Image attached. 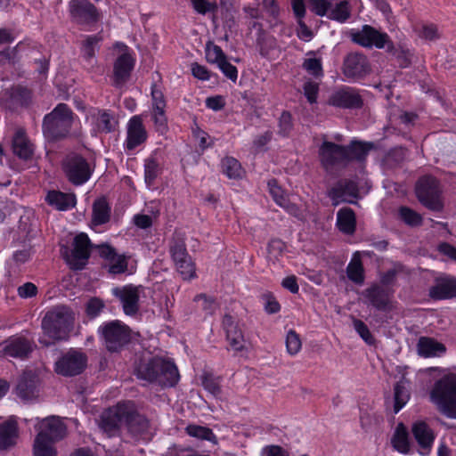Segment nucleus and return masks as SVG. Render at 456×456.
Instances as JSON below:
<instances>
[{"label": "nucleus", "instance_id": "nucleus-37", "mask_svg": "<svg viewBox=\"0 0 456 456\" xmlns=\"http://www.w3.org/2000/svg\"><path fill=\"white\" fill-rule=\"evenodd\" d=\"M162 364V358L160 357H153L148 362L141 363L136 370L138 379L156 383L158 369L161 368Z\"/></svg>", "mask_w": 456, "mask_h": 456}, {"label": "nucleus", "instance_id": "nucleus-6", "mask_svg": "<svg viewBox=\"0 0 456 456\" xmlns=\"http://www.w3.org/2000/svg\"><path fill=\"white\" fill-rule=\"evenodd\" d=\"M415 190L419 200L424 206L433 210L442 208L441 189L436 178L429 175L421 177L418 181Z\"/></svg>", "mask_w": 456, "mask_h": 456}, {"label": "nucleus", "instance_id": "nucleus-52", "mask_svg": "<svg viewBox=\"0 0 456 456\" xmlns=\"http://www.w3.org/2000/svg\"><path fill=\"white\" fill-rule=\"evenodd\" d=\"M399 215L402 220L409 225L416 226L421 224L422 218L420 215L409 208H401L399 210Z\"/></svg>", "mask_w": 456, "mask_h": 456}, {"label": "nucleus", "instance_id": "nucleus-26", "mask_svg": "<svg viewBox=\"0 0 456 456\" xmlns=\"http://www.w3.org/2000/svg\"><path fill=\"white\" fill-rule=\"evenodd\" d=\"M429 296L438 300L456 297V278L446 275L436 278L429 289Z\"/></svg>", "mask_w": 456, "mask_h": 456}, {"label": "nucleus", "instance_id": "nucleus-64", "mask_svg": "<svg viewBox=\"0 0 456 456\" xmlns=\"http://www.w3.org/2000/svg\"><path fill=\"white\" fill-rule=\"evenodd\" d=\"M195 300L201 301V306L208 314H212L217 308V303L212 298H208L205 295L197 296Z\"/></svg>", "mask_w": 456, "mask_h": 456}, {"label": "nucleus", "instance_id": "nucleus-5", "mask_svg": "<svg viewBox=\"0 0 456 456\" xmlns=\"http://www.w3.org/2000/svg\"><path fill=\"white\" fill-rule=\"evenodd\" d=\"M62 167L69 181L75 185H81L87 182L93 172L87 160L76 153L69 154L64 159Z\"/></svg>", "mask_w": 456, "mask_h": 456}, {"label": "nucleus", "instance_id": "nucleus-28", "mask_svg": "<svg viewBox=\"0 0 456 456\" xmlns=\"http://www.w3.org/2000/svg\"><path fill=\"white\" fill-rule=\"evenodd\" d=\"M369 71L366 57L359 53L349 54L344 62V74L347 77H361Z\"/></svg>", "mask_w": 456, "mask_h": 456}, {"label": "nucleus", "instance_id": "nucleus-43", "mask_svg": "<svg viewBox=\"0 0 456 456\" xmlns=\"http://www.w3.org/2000/svg\"><path fill=\"white\" fill-rule=\"evenodd\" d=\"M410 394L408 381L402 378L395 386V412L397 413L408 402Z\"/></svg>", "mask_w": 456, "mask_h": 456}, {"label": "nucleus", "instance_id": "nucleus-63", "mask_svg": "<svg viewBox=\"0 0 456 456\" xmlns=\"http://www.w3.org/2000/svg\"><path fill=\"white\" fill-rule=\"evenodd\" d=\"M37 293V286L32 282H26L18 288V295L22 298L35 297Z\"/></svg>", "mask_w": 456, "mask_h": 456}, {"label": "nucleus", "instance_id": "nucleus-48", "mask_svg": "<svg viewBox=\"0 0 456 456\" xmlns=\"http://www.w3.org/2000/svg\"><path fill=\"white\" fill-rule=\"evenodd\" d=\"M186 433L192 437L210 442H216V437L213 431L207 428L198 425H189L186 428Z\"/></svg>", "mask_w": 456, "mask_h": 456}, {"label": "nucleus", "instance_id": "nucleus-17", "mask_svg": "<svg viewBox=\"0 0 456 456\" xmlns=\"http://www.w3.org/2000/svg\"><path fill=\"white\" fill-rule=\"evenodd\" d=\"M116 46L121 48L123 51L115 61L113 67L114 84L119 86L128 80L134 65V59L129 53L126 45L117 43Z\"/></svg>", "mask_w": 456, "mask_h": 456}, {"label": "nucleus", "instance_id": "nucleus-55", "mask_svg": "<svg viewBox=\"0 0 456 456\" xmlns=\"http://www.w3.org/2000/svg\"><path fill=\"white\" fill-rule=\"evenodd\" d=\"M303 68L311 75L319 77H322L323 71L322 67V61L317 58H308L305 60Z\"/></svg>", "mask_w": 456, "mask_h": 456}, {"label": "nucleus", "instance_id": "nucleus-36", "mask_svg": "<svg viewBox=\"0 0 456 456\" xmlns=\"http://www.w3.org/2000/svg\"><path fill=\"white\" fill-rule=\"evenodd\" d=\"M417 348L419 354L423 357H440L446 352L444 344L427 337H421L419 339Z\"/></svg>", "mask_w": 456, "mask_h": 456}, {"label": "nucleus", "instance_id": "nucleus-10", "mask_svg": "<svg viewBox=\"0 0 456 456\" xmlns=\"http://www.w3.org/2000/svg\"><path fill=\"white\" fill-rule=\"evenodd\" d=\"M169 252L176 271L183 280H191L196 277L195 264L188 254L183 240L174 241L170 246Z\"/></svg>", "mask_w": 456, "mask_h": 456}, {"label": "nucleus", "instance_id": "nucleus-42", "mask_svg": "<svg viewBox=\"0 0 456 456\" xmlns=\"http://www.w3.org/2000/svg\"><path fill=\"white\" fill-rule=\"evenodd\" d=\"M269 192L272 195L274 201L287 209L289 213L294 214L296 210V207L289 202V200L282 191V189L278 185L275 180H271L268 182Z\"/></svg>", "mask_w": 456, "mask_h": 456}, {"label": "nucleus", "instance_id": "nucleus-8", "mask_svg": "<svg viewBox=\"0 0 456 456\" xmlns=\"http://www.w3.org/2000/svg\"><path fill=\"white\" fill-rule=\"evenodd\" d=\"M351 39L354 43L367 48L382 49L386 45L392 46L389 36L370 25H363L361 29L351 31Z\"/></svg>", "mask_w": 456, "mask_h": 456}, {"label": "nucleus", "instance_id": "nucleus-46", "mask_svg": "<svg viewBox=\"0 0 456 456\" xmlns=\"http://www.w3.org/2000/svg\"><path fill=\"white\" fill-rule=\"evenodd\" d=\"M161 173L159 163L153 158L145 159L144 180L148 187L154 184L155 180Z\"/></svg>", "mask_w": 456, "mask_h": 456}, {"label": "nucleus", "instance_id": "nucleus-47", "mask_svg": "<svg viewBox=\"0 0 456 456\" xmlns=\"http://www.w3.org/2000/svg\"><path fill=\"white\" fill-rule=\"evenodd\" d=\"M222 168L229 178H240L242 175L240 162L232 157H226L222 160Z\"/></svg>", "mask_w": 456, "mask_h": 456}, {"label": "nucleus", "instance_id": "nucleus-2", "mask_svg": "<svg viewBox=\"0 0 456 456\" xmlns=\"http://www.w3.org/2000/svg\"><path fill=\"white\" fill-rule=\"evenodd\" d=\"M430 401L445 416L456 418V374L444 375L437 380L430 393Z\"/></svg>", "mask_w": 456, "mask_h": 456}, {"label": "nucleus", "instance_id": "nucleus-7", "mask_svg": "<svg viewBox=\"0 0 456 456\" xmlns=\"http://www.w3.org/2000/svg\"><path fill=\"white\" fill-rule=\"evenodd\" d=\"M86 363L87 357L83 352L70 349L55 362L54 370L59 375L73 377L82 373Z\"/></svg>", "mask_w": 456, "mask_h": 456}, {"label": "nucleus", "instance_id": "nucleus-39", "mask_svg": "<svg viewBox=\"0 0 456 456\" xmlns=\"http://www.w3.org/2000/svg\"><path fill=\"white\" fill-rule=\"evenodd\" d=\"M346 275L348 279L357 285H362L364 282V268L360 257L359 252H355L346 266Z\"/></svg>", "mask_w": 456, "mask_h": 456}, {"label": "nucleus", "instance_id": "nucleus-4", "mask_svg": "<svg viewBox=\"0 0 456 456\" xmlns=\"http://www.w3.org/2000/svg\"><path fill=\"white\" fill-rule=\"evenodd\" d=\"M99 332L106 348L110 352H118L125 346L131 338L130 329L120 321H112L99 327Z\"/></svg>", "mask_w": 456, "mask_h": 456}, {"label": "nucleus", "instance_id": "nucleus-31", "mask_svg": "<svg viewBox=\"0 0 456 456\" xmlns=\"http://www.w3.org/2000/svg\"><path fill=\"white\" fill-rule=\"evenodd\" d=\"M370 304L378 310L385 311L389 308L392 292L379 285H373L363 292Z\"/></svg>", "mask_w": 456, "mask_h": 456}, {"label": "nucleus", "instance_id": "nucleus-9", "mask_svg": "<svg viewBox=\"0 0 456 456\" xmlns=\"http://www.w3.org/2000/svg\"><path fill=\"white\" fill-rule=\"evenodd\" d=\"M126 402L119 403L112 408L105 410L100 416L99 428L109 436H114L122 424H125L126 414L131 411Z\"/></svg>", "mask_w": 456, "mask_h": 456}, {"label": "nucleus", "instance_id": "nucleus-21", "mask_svg": "<svg viewBox=\"0 0 456 456\" xmlns=\"http://www.w3.org/2000/svg\"><path fill=\"white\" fill-rule=\"evenodd\" d=\"M413 436L419 447V454L428 456L432 450L436 437L434 430L424 421H418L412 425Z\"/></svg>", "mask_w": 456, "mask_h": 456}, {"label": "nucleus", "instance_id": "nucleus-3", "mask_svg": "<svg viewBox=\"0 0 456 456\" xmlns=\"http://www.w3.org/2000/svg\"><path fill=\"white\" fill-rule=\"evenodd\" d=\"M74 121L71 109L65 103H59L43 120V133L52 140L65 138L69 134Z\"/></svg>", "mask_w": 456, "mask_h": 456}, {"label": "nucleus", "instance_id": "nucleus-45", "mask_svg": "<svg viewBox=\"0 0 456 456\" xmlns=\"http://www.w3.org/2000/svg\"><path fill=\"white\" fill-rule=\"evenodd\" d=\"M45 433H37L34 442V456H56L53 442L44 439Z\"/></svg>", "mask_w": 456, "mask_h": 456}, {"label": "nucleus", "instance_id": "nucleus-58", "mask_svg": "<svg viewBox=\"0 0 456 456\" xmlns=\"http://www.w3.org/2000/svg\"><path fill=\"white\" fill-rule=\"evenodd\" d=\"M292 129V118L289 112L284 111L281 113L279 119V133L286 136Z\"/></svg>", "mask_w": 456, "mask_h": 456}, {"label": "nucleus", "instance_id": "nucleus-40", "mask_svg": "<svg viewBox=\"0 0 456 456\" xmlns=\"http://www.w3.org/2000/svg\"><path fill=\"white\" fill-rule=\"evenodd\" d=\"M110 207L105 199L96 200L93 205L92 224L94 225H102L110 221Z\"/></svg>", "mask_w": 456, "mask_h": 456}, {"label": "nucleus", "instance_id": "nucleus-38", "mask_svg": "<svg viewBox=\"0 0 456 456\" xmlns=\"http://www.w3.org/2000/svg\"><path fill=\"white\" fill-rule=\"evenodd\" d=\"M393 448L400 453L406 454L410 451L409 433L403 423H399L391 437Z\"/></svg>", "mask_w": 456, "mask_h": 456}, {"label": "nucleus", "instance_id": "nucleus-1", "mask_svg": "<svg viewBox=\"0 0 456 456\" xmlns=\"http://www.w3.org/2000/svg\"><path fill=\"white\" fill-rule=\"evenodd\" d=\"M73 323L74 314L69 308L64 305L55 306L48 311L42 320L44 333L51 341L40 338L39 342L45 346H49L55 341L67 339Z\"/></svg>", "mask_w": 456, "mask_h": 456}, {"label": "nucleus", "instance_id": "nucleus-18", "mask_svg": "<svg viewBox=\"0 0 456 456\" xmlns=\"http://www.w3.org/2000/svg\"><path fill=\"white\" fill-rule=\"evenodd\" d=\"M148 137L146 128L143 125L142 116H133L126 124V138L125 148L129 151L134 150L142 144Z\"/></svg>", "mask_w": 456, "mask_h": 456}, {"label": "nucleus", "instance_id": "nucleus-23", "mask_svg": "<svg viewBox=\"0 0 456 456\" xmlns=\"http://www.w3.org/2000/svg\"><path fill=\"white\" fill-rule=\"evenodd\" d=\"M223 328L230 347L236 352L242 351L245 348L244 335L238 322L232 315L225 314L224 316Z\"/></svg>", "mask_w": 456, "mask_h": 456}, {"label": "nucleus", "instance_id": "nucleus-59", "mask_svg": "<svg viewBox=\"0 0 456 456\" xmlns=\"http://www.w3.org/2000/svg\"><path fill=\"white\" fill-rule=\"evenodd\" d=\"M104 307L103 302L97 298H91L86 304V314L88 316L94 318L99 315Z\"/></svg>", "mask_w": 456, "mask_h": 456}, {"label": "nucleus", "instance_id": "nucleus-41", "mask_svg": "<svg viewBox=\"0 0 456 456\" xmlns=\"http://www.w3.org/2000/svg\"><path fill=\"white\" fill-rule=\"evenodd\" d=\"M337 225L346 234H352L355 230V216L349 208H343L337 214Z\"/></svg>", "mask_w": 456, "mask_h": 456}, {"label": "nucleus", "instance_id": "nucleus-61", "mask_svg": "<svg viewBox=\"0 0 456 456\" xmlns=\"http://www.w3.org/2000/svg\"><path fill=\"white\" fill-rule=\"evenodd\" d=\"M319 92V86L317 83L308 81L304 85V93L310 103L316 102Z\"/></svg>", "mask_w": 456, "mask_h": 456}, {"label": "nucleus", "instance_id": "nucleus-19", "mask_svg": "<svg viewBox=\"0 0 456 456\" xmlns=\"http://www.w3.org/2000/svg\"><path fill=\"white\" fill-rule=\"evenodd\" d=\"M102 37L99 35L86 36L81 45V55L86 68L91 72H100L97 65L96 53L99 50V45Z\"/></svg>", "mask_w": 456, "mask_h": 456}, {"label": "nucleus", "instance_id": "nucleus-20", "mask_svg": "<svg viewBox=\"0 0 456 456\" xmlns=\"http://www.w3.org/2000/svg\"><path fill=\"white\" fill-rule=\"evenodd\" d=\"M319 157L322 166L328 169L336 164L346 161V147L324 141L320 146Z\"/></svg>", "mask_w": 456, "mask_h": 456}, {"label": "nucleus", "instance_id": "nucleus-11", "mask_svg": "<svg viewBox=\"0 0 456 456\" xmlns=\"http://www.w3.org/2000/svg\"><path fill=\"white\" fill-rule=\"evenodd\" d=\"M69 12L71 20L80 25L97 23L102 14L89 0H70Z\"/></svg>", "mask_w": 456, "mask_h": 456}, {"label": "nucleus", "instance_id": "nucleus-34", "mask_svg": "<svg viewBox=\"0 0 456 456\" xmlns=\"http://www.w3.org/2000/svg\"><path fill=\"white\" fill-rule=\"evenodd\" d=\"M162 367L158 369L156 383L162 387H173L179 380V372L175 363L162 358Z\"/></svg>", "mask_w": 456, "mask_h": 456}, {"label": "nucleus", "instance_id": "nucleus-56", "mask_svg": "<svg viewBox=\"0 0 456 456\" xmlns=\"http://www.w3.org/2000/svg\"><path fill=\"white\" fill-rule=\"evenodd\" d=\"M193 9L200 14L215 12L217 9L216 3L208 0H191Z\"/></svg>", "mask_w": 456, "mask_h": 456}, {"label": "nucleus", "instance_id": "nucleus-62", "mask_svg": "<svg viewBox=\"0 0 456 456\" xmlns=\"http://www.w3.org/2000/svg\"><path fill=\"white\" fill-rule=\"evenodd\" d=\"M297 19L298 28L297 29V37L305 42L310 41L313 37V32L303 21L304 17H296Z\"/></svg>", "mask_w": 456, "mask_h": 456}, {"label": "nucleus", "instance_id": "nucleus-57", "mask_svg": "<svg viewBox=\"0 0 456 456\" xmlns=\"http://www.w3.org/2000/svg\"><path fill=\"white\" fill-rule=\"evenodd\" d=\"M223 74L232 81L235 82L238 78L237 68L227 61V57L217 65Z\"/></svg>", "mask_w": 456, "mask_h": 456}, {"label": "nucleus", "instance_id": "nucleus-29", "mask_svg": "<svg viewBox=\"0 0 456 456\" xmlns=\"http://www.w3.org/2000/svg\"><path fill=\"white\" fill-rule=\"evenodd\" d=\"M13 153L20 159L28 160L34 154V145L28 139L23 128H17L12 137Z\"/></svg>", "mask_w": 456, "mask_h": 456}, {"label": "nucleus", "instance_id": "nucleus-15", "mask_svg": "<svg viewBox=\"0 0 456 456\" xmlns=\"http://www.w3.org/2000/svg\"><path fill=\"white\" fill-rule=\"evenodd\" d=\"M357 195V183L350 179L338 180L328 191V196L334 206L343 202L354 203Z\"/></svg>", "mask_w": 456, "mask_h": 456}, {"label": "nucleus", "instance_id": "nucleus-35", "mask_svg": "<svg viewBox=\"0 0 456 456\" xmlns=\"http://www.w3.org/2000/svg\"><path fill=\"white\" fill-rule=\"evenodd\" d=\"M18 438L17 422L13 417L0 424V450H5L16 444Z\"/></svg>", "mask_w": 456, "mask_h": 456}, {"label": "nucleus", "instance_id": "nucleus-44", "mask_svg": "<svg viewBox=\"0 0 456 456\" xmlns=\"http://www.w3.org/2000/svg\"><path fill=\"white\" fill-rule=\"evenodd\" d=\"M370 149L371 144L353 141L350 145L346 147V161L352 159L362 160L365 159Z\"/></svg>", "mask_w": 456, "mask_h": 456}, {"label": "nucleus", "instance_id": "nucleus-53", "mask_svg": "<svg viewBox=\"0 0 456 456\" xmlns=\"http://www.w3.org/2000/svg\"><path fill=\"white\" fill-rule=\"evenodd\" d=\"M330 18L339 22H345L350 16L348 3L342 1L330 12Z\"/></svg>", "mask_w": 456, "mask_h": 456}, {"label": "nucleus", "instance_id": "nucleus-49", "mask_svg": "<svg viewBox=\"0 0 456 456\" xmlns=\"http://www.w3.org/2000/svg\"><path fill=\"white\" fill-rule=\"evenodd\" d=\"M205 52L207 61L209 63L216 64V66L226 58V55L222 48L211 42H208L206 45Z\"/></svg>", "mask_w": 456, "mask_h": 456}, {"label": "nucleus", "instance_id": "nucleus-27", "mask_svg": "<svg viewBox=\"0 0 456 456\" xmlns=\"http://www.w3.org/2000/svg\"><path fill=\"white\" fill-rule=\"evenodd\" d=\"M34 346L30 340L23 337H14L5 342L3 350L7 356L24 359L33 351Z\"/></svg>", "mask_w": 456, "mask_h": 456}, {"label": "nucleus", "instance_id": "nucleus-22", "mask_svg": "<svg viewBox=\"0 0 456 456\" xmlns=\"http://www.w3.org/2000/svg\"><path fill=\"white\" fill-rule=\"evenodd\" d=\"M36 428L38 433H45L44 439L51 442H56L64 437L66 434V427L62 421L54 416L45 418L41 421L36 419Z\"/></svg>", "mask_w": 456, "mask_h": 456}, {"label": "nucleus", "instance_id": "nucleus-54", "mask_svg": "<svg viewBox=\"0 0 456 456\" xmlns=\"http://www.w3.org/2000/svg\"><path fill=\"white\" fill-rule=\"evenodd\" d=\"M354 328L355 331L359 334V336L364 340L368 345H373L375 343V338L370 333L367 325L361 320H354Z\"/></svg>", "mask_w": 456, "mask_h": 456}, {"label": "nucleus", "instance_id": "nucleus-51", "mask_svg": "<svg viewBox=\"0 0 456 456\" xmlns=\"http://www.w3.org/2000/svg\"><path fill=\"white\" fill-rule=\"evenodd\" d=\"M301 346L302 343L299 335L295 330H289L286 337L287 352L290 355H295L300 351Z\"/></svg>", "mask_w": 456, "mask_h": 456}, {"label": "nucleus", "instance_id": "nucleus-16", "mask_svg": "<svg viewBox=\"0 0 456 456\" xmlns=\"http://www.w3.org/2000/svg\"><path fill=\"white\" fill-rule=\"evenodd\" d=\"M140 287L126 285L112 289V294L118 297L126 315H134L139 310Z\"/></svg>", "mask_w": 456, "mask_h": 456}, {"label": "nucleus", "instance_id": "nucleus-12", "mask_svg": "<svg viewBox=\"0 0 456 456\" xmlns=\"http://www.w3.org/2000/svg\"><path fill=\"white\" fill-rule=\"evenodd\" d=\"M91 127V134H109L116 130L118 122L114 114L107 110L92 109L86 117Z\"/></svg>", "mask_w": 456, "mask_h": 456}, {"label": "nucleus", "instance_id": "nucleus-14", "mask_svg": "<svg viewBox=\"0 0 456 456\" xmlns=\"http://www.w3.org/2000/svg\"><path fill=\"white\" fill-rule=\"evenodd\" d=\"M151 114L156 131L161 134L167 129V118L166 115L167 102L163 92L156 85L151 86Z\"/></svg>", "mask_w": 456, "mask_h": 456}, {"label": "nucleus", "instance_id": "nucleus-25", "mask_svg": "<svg viewBox=\"0 0 456 456\" xmlns=\"http://www.w3.org/2000/svg\"><path fill=\"white\" fill-rule=\"evenodd\" d=\"M329 103L339 108H358L362 105V100L354 89L344 87L335 91L330 96Z\"/></svg>", "mask_w": 456, "mask_h": 456}, {"label": "nucleus", "instance_id": "nucleus-13", "mask_svg": "<svg viewBox=\"0 0 456 456\" xmlns=\"http://www.w3.org/2000/svg\"><path fill=\"white\" fill-rule=\"evenodd\" d=\"M72 249L66 256V261L71 269L81 270L86 265L90 256L92 244L86 233H80L74 238Z\"/></svg>", "mask_w": 456, "mask_h": 456}, {"label": "nucleus", "instance_id": "nucleus-24", "mask_svg": "<svg viewBox=\"0 0 456 456\" xmlns=\"http://www.w3.org/2000/svg\"><path fill=\"white\" fill-rule=\"evenodd\" d=\"M101 257L108 262L109 272L112 274L123 273L127 269L126 257L124 255H118L115 249L109 245L96 246Z\"/></svg>", "mask_w": 456, "mask_h": 456}, {"label": "nucleus", "instance_id": "nucleus-32", "mask_svg": "<svg viewBox=\"0 0 456 456\" xmlns=\"http://www.w3.org/2000/svg\"><path fill=\"white\" fill-rule=\"evenodd\" d=\"M37 377L32 373L25 372L19 379L16 392L18 396L24 400H29L37 395Z\"/></svg>", "mask_w": 456, "mask_h": 456}, {"label": "nucleus", "instance_id": "nucleus-33", "mask_svg": "<svg viewBox=\"0 0 456 456\" xmlns=\"http://www.w3.org/2000/svg\"><path fill=\"white\" fill-rule=\"evenodd\" d=\"M126 405L131 406L130 413L126 414L125 424L128 429L134 434L147 433L150 428L149 420L137 412L136 407L133 402H126Z\"/></svg>", "mask_w": 456, "mask_h": 456}, {"label": "nucleus", "instance_id": "nucleus-60", "mask_svg": "<svg viewBox=\"0 0 456 456\" xmlns=\"http://www.w3.org/2000/svg\"><path fill=\"white\" fill-rule=\"evenodd\" d=\"M312 11L318 16L326 15L330 7V3L327 0H310Z\"/></svg>", "mask_w": 456, "mask_h": 456}, {"label": "nucleus", "instance_id": "nucleus-30", "mask_svg": "<svg viewBox=\"0 0 456 456\" xmlns=\"http://www.w3.org/2000/svg\"><path fill=\"white\" fill-rule=\"evenodd\" d=\"M45 202L59 211H66L76 206V196L73 193H66L52 190L46 193Z\"/></svg>", "mask_w": 456, "mask_h": 456}, {"label": "nucleus", "instance_id": "nucleus-50", "mask_svg": "<svg viewBox=\"0 0 456 456\" xmlns=\"http://www.w3.org/2000/svg\"><path fill=\"white\" fill-rule=\"evenodd\" d=\"M202 386L215 397L219 396L221 394L219 379L215 378L211 374H205L202 376Z\"/></svg>", "mask_w": 456, "mask_h": 456}]
</instances>
